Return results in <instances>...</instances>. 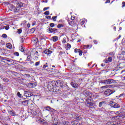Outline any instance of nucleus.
I'll return each instance as SVG.
<instances>
[{
	"label": "nucleus",
	"instance_id": "f257e3e1",
	"mask_svg": "<svg viewBox=\"0 0 125 125\" xmlns=\"http://www.w3.org/2000/svg\"><path fill=\"white\" fill-rule=\"evenodd\" d=\"M22 6H23V3L21 2H18L17 3V6L16 7L13 5L11 6V10L14 12H18Z\"/></svg>",
	"mask_w": 125,
	"mask_h": 125
},
{
	"label": "nucleus",
	"instance_id": "f03ea898",
	"mask_svg": "<svg viewBox=\"0 0 125 125\" xmlns=\"http://www.w3.org/2000/svg\"><path fill=\"white\" fill-rule=\"evenodd\" d=\"M52 89H54L56 86H59V81H52L49 84Z\"/></svg>",
	"mask_w": 125,
	"mask_h": 125
},
{
	"label": "nucleus",
	"instance_id": "7ed1b4c3",
	"mask_svg": "<svg viewBox=\"0 0 125 125\" xmlns=\"http://www.w3.org/2000/svg\"><path fill=\"white\" fill-rule=\"evenodd\" d=\"M115 83H116V80L113 79H107L102 81V83H105V84H110Z\"/></svg>",
	"mask_w": 125,
	"mask_h": 125
},
{
	"label": "nucleus",
	"instance_id": "20e7f679",
	"mask_svg": "<svg viewBox=\"0 0 125 125\" xmlns=\"http://www.w3.org/2000/svg\"><path fill=\"white\" fill-rule=\"evenodd\" d=\"M59 85H60L61 87L64 88L65 89H67V88H68V85L66 84L63 82H60L59 81Z\"/></svg>",
	"mask_w": 125,
	"mask_h": 125
},
{
	"label": "nucleus",
	"instance_id": "39448f33",
	"mask_svg": "<svg viewBox=\"0 0 125 125\" xmlns=\"http://www.w3.org/2000/svg\"><path fill=\"white\" fill-rule=\"evenodd\" d=\"M110 105L111 107H112V108H120V107L119 104L113 102H110Z\"/></svg>",
	"mask_w": 125,
	"mask_h": 125
},
{
	"label": "nucleus",
	"instance_id": "423d86ee",
	"mask_svg": "<svg viewBox=\"0 0 125 125\" xmlns=\"http://www.w3.org/2000/svg\"><path fill=\"white\" fill-rule=\"evenodd\" d=\"M115 91L113 92V91L111 90V89H107L104 92V95L105 96H109L111 94H113Z\"/></svg>",
	"mask_w": 125,
	"mask_h": 125
},
{
	"label": "nucleus",
	"instance_id": "0eeeda50",
	"mask_svg": "<svg viewBox=\"0 0 125 125\" xmlns=\"http://www.w3.org/2000/svg\"><path fill=\"white\" fill-rule=\"evenodd\" d=\"M8 113L10 116H12V117H16V116H18V114H16V112L13 110H8Z\"/></svg>",
	"mask_w": 125,
	"mask_h": 125
},
{
	"label": "nucleus",
	"instance_id": "6e6552de",
	"mask_svg": "<svg viewBox=\"0 0 125 125\" xmlns=\"http://www.w3.org/2000/svg\"><path fill=\"white\" fill-rule=\"evenodd\" d=\"M27 86L30 87V88H34V87H36V86H37V83L36 82L28 83L27 84Z\"/></svg>",
	"mask_w": 125,
	"mask_h": 125
},
{
	"label": "nucleus",
	"instance_id": "1a4fd4ad",
	"mask_svg": "<svg viewBox=\"0 0 125 125\" xmlns=\"http://www.w3.org/2000/svg\"><path fill=\"white\" fill-rule=\"evenodd\" d=\"M44 109L45 111H48V112H52V113H54V112H55V109L51 108L49 106L45 107Z\"/></svg>",
	"mask_w": 125,
	"mask_h": 125
},
{
	"label": "nucleus",
	"instance_id": "9d476101",
	"mask_svg": "<svg viewBox=\"0 0 125 125\" xmlns=\"http://www.w3.org/2000/svg\"><path fill=\"white\" fill-rule=\"evenodd\" d=\"M83 94L86 97H89V98H91V96H90V93L86 90H85L83 92Z\"/></svg>",
	"mask_w": 125,
	"mask_h": 125
},
{
	"label": "nucleus",
	"instance_id": "9b49d317",
	"mask_svg": "<svg viewBox=\"0 0 125 125\" xmlns=\"http://www.w3.org/2000/svg\"><path fill=\"white\" fill-rule=\"evenodd\" d=\"M85 104L88 106H93V104L91 103V100L89 99H86Z\"/></svg>",
	"mask_w": 125,
	"mask_h": 125
},
{
	"label": "nucleus",
	"instance_id": "f8f14e48",
	"mask_svg": "<svg viewBox=\"0 0 125 125\" xmlns=\"http://www.w3.org/2000/svg\"><path fill=\"white\" fill-rule=\"evenodd\" d=\"M48 31H49V33H54V32H58V29L56 28H52L51 27H49L48 29Z\"/></svg>",
	"mask_w": 125,
	"mask_h": 125
},
{
	"label": "nucleus",
	"instance_id": "ddd939ff",
	"mask_svg": "<svg viewBox=\"0 0 125 125\" xmlns=\"http://www.w3.org/2000/svg\"><path fill=\"white\" fill-rule=\"evenodd\" d=\"M33 95V94L32 93L28 92V91H25L24 93V96L25 97H31Z\"/></svg>",
	"mask_w": 125,
	"mask_h": 125
},
{
	"label": "nucleus",
	"instance_id": "4468645a",
	"mask_svg": "<svg viewBox=\"0 0 125 125\" xmlns=\"http://www.w3.org/2000/svg\"><path fill=\"white\" fill-rule=\"evenodd\" d=\"M44 53H45V54H47L48 56H50V54L52 53V51H51L50 50L46 49L44 51Z\"/></svg>",
	"mask_w": 125,
	"mask_h": 125
},
{
	"label": "nucleus",
	"instance_id": "2eb2a0df",
	"mask_svg": "<svg viewBox=\"0 0 125 125\" xmlns=\"http://www.w3.org/2000/svg\"><path fill=\"white\" fill-rule=\"evenodd\" d=\"M71 85L74 88H78V87H79V85L77 83H74V82H71Z\"/></svg>",
	"mask_w": 125,
	"mask_h": 125
},
{
	"label": "nucleus",
	"instance_id": "dca6fc26",
	"mask_svg": "<svg viewBox=\"0 0 125 125\" xmlns=\"http://www.w3.org/2000/svg\"><path fill=\"white\" fill-rule=\"evenodd\" d=\"M106 104V102L105 101H103L101 102H100L99 104V107L100 108H101V107H102V106H104V105H105Z\"/></svg>",
	"mask_w": 125,
	"mask_h": 125
},
{
	"label": "nucleus",
	"instance_id": "f3484780",
	"mask_svg": "<svg viewBox=\"0 0 125 125\" xmlns=\"http://www.w3.org/2000/svg\"><path fill=\"white\" fill-rule=\"evenodd\" d=\"M86 22H87V20H85V19H83L80 20V22L81 25H84V23Z\"/></svg>",
	"mask_w": 125,
	"mask_h": 125
},
{
	"label": "nucleus",
	"instance_id": "a211bd4d",
	"mask_svg": "<svg viewBox=\"0 0 125 125\" xmlns=\"http://www.w3.org/2000/svg\"><path fill=\"white\" fill-rule=\"evenodd\" d=\"M111 87H113V85H106L105 86H102V88H111Z\"/></svg>",
	"mask_w": 125,
	"mask_h": 125
},
{
	"label": "nucleus",
	"instance_id": "6ab92c4d",
	"mask_svg": "<svg viewBox=\"0 0 125 125\" xmlns=\"http://www.w3.org/2000/svg\"><path fill=\"white\" fill-rule=\"evenodd\" d=\"M28 103H29V101H28V100H25V101L22 102V105H24V106H27V105H28Z\"/></svg>",
	"mask_w": 125,
	"mask_h": 125
},
{
	"label": "nucleus",
	"instance_id": "aec40b11",
	"mask_svg": "<svg viewBox=\"0 0 125 125\" xmlns=\"http://www.w3.org/2000/svg\"><path fill=\"white\" fill-rule=\"evenodd\" d=\"M6 47L9 49H11L12 48V45L10 44V43H8L6 44Z\"/></svg>",
	"mask_w": 125,
	"mask_h": 125
},
{
	"label": "nucleus",
	"instance_id": "412c9836",
	"mask_svg": "<svg viewBox=\"0 0 125 125\" xmlns=\"http://www.w3.org/2000/svg\"><path fill=\"white\" fill-rule=\"evenodd\" d=\"M33 42L35 44H37L38 43V42H39V40H38V38H33Z\"/></svg>",
	"mask_w": 125,
	"mask_h": 125
},
{
	"label": "nucleus",
	"instance_id": "4be33fe9",
	"mask_svg": "<svg viewBox=\"0 0 125 125\" xmlns=\"http://www.w3.org/2000/svg\"><path fill=\"white\" fill-rule=\"evenodd\" d=\"M68 24L70 26H72V27H74V26H76V24H74V21H68Z\"/></svg>",
	"mask_w": 125,
	"mask_h": 125
},
{
	"label": "nucleus",
	"instance_id": "5701e85b",
	"mask_svg": "<svg viewBox=\"0 0 125 125\" xmlns=\"http://www.w3.org/2000/svg\"><path fill=\"white\" fill-rule=\"evenodd\" d=\"M91 48V46L89 45H84V49H89Z\"/></svg>",
	"mask_w": 125,
	"mask_h": 125
},
{
	"label": "nucleus",
	"instance_id": "b1692460",
	"mask_svg": "<svg viewBox=\"0 0 125 125\" xmlns=\"http://www.w3.org/2000/svg\"><path fill=\"white\" fill-rule=\"evenodd\" d=\"M53 42H57L58 41V37L57 36H54L52 37Z\"/></svg>",
	"mask_w": 125,
	"mask_h": 125
},
{
	"label": "nucleus",
	"instance_id": "393cba45",
	"mask_svg": "<svg viewBox=\"0 0 125 125\" xmlns=\"http://www.w3.org/2000/svg\"><path fill=\"white\" fill-rule=\"evenodd\" d=\"M106 125H116L114 122H108L107 123Z\"/></svg>",
	"mask_w": 125,
	"mask_h": 125
},
{
	"label": "nucleus",
	"instance_id": "a878e982",
	"mask_svg": "<svg viewBox=\"0 0 125 125\" xmlns=\"http://www.w3.org/2000/svg\"><path fill=\"white\" fill-rule=\"evenodd\" d=\"M26 78L28 79L29 81H30L32 79V77L29 74H26Z\"/></svg>",
	"mask_w": 125,
	"mask_h": 125
},
{
	"label": "nucleus",
	"instance_id": "bb28decb",
	"mask_svg": "<svg viewBox=\"0 0 125 125\" xmlns=\"http://www.w3.org/2000/svg\"><path fill=\"white\" fill-rule=\"evenodd\" d=\"M62 43H66V42H67V41H66V38L65 37L63 38V39L62 40Z\"/></svg>",
	"mask_w": 125,
	"mask_h": 125
},
{
	"label": "nucleus",
	"instance_id": "cd10ccee",
	"mask_svg": "<svg viewBox=\"0 0 125 125\" xmlns=\"http://www.w3.org/2000/svg\"><path fill=\"white\" fill-rule=\"evenodd\" d=\"M20 50L21 51V52H24V47H23V46H21L20 47Z\"/></svg>",
	"mask_w": 125,
	"mask_h": 125
},
{
	"label": "nucleus",
	"instance_id": "c85d7f7f",
	"mask_svg": "<svg viewBox=\"0 0 125 125\" xmlns=\"http://www.w3.org/2000/svg\"><path fill=\"white\" fill-rule=\"evenodd\" d=\"M78 52H79V55H80V56H82V55H83V51H82V50H78Z\"/></svg>",
	"mask_w": 125,
	"mask_h": 125
},
{
	"label": "nucleus",
	"instance_id": "c756f323",
	"mask_svg": "<svg viewBox=\"0 0 125 125\" xmlns=\"http://www.w3.org/2000/svg\"><path fill=\"white\" fill-rule=\"evenodd\" d=\"M17 32L18 34H21L22 33V29L21 28L18 29Z\"/></svg>",
	"mask_w": 125,
	"mask_h": 125
},
{
	"label": "nucleus",
	"instance_id": "7c9ffc66",
	"mask_svg": "<svg viewBox=\"0 0 125 125\" xmlns=\"http://www.w3.org/2000/svg\"><path fill=\"white\" fill-rule=\"evenodd\" d=\"M58 28H62V27H64V25L63 24H59L57 26Z\"/></svg>",
	"mask_w": 125,
	"mask_h": 125
},
{
	"label": "nucleus",
	"instance_id": "2f4dec72",
	"mask_svg": "<svg viewBox=\"0 0 125 125\" xmlns=\"http://www.w3.org/2000/svg\"><path fill=\"white\" fill-rule=\"evenodd\" d=\"M2 38H4V39H6L7 38V35L5 34H3L2 35Z\"/></svg>",
	"mask_w": 125,
	"mask_h": 125
},
{
	"label": "nucleus",
	"instance_id": "473e14b6",
	"mask_svg": "<svg viewBox=\"0 0 125 125\" xmlns=\"http://www.w3.org/2000/svg\"><path fill=\"white\" fill-rule=\"evenodd\" d=\"M57 18V16H54V17H52V20L53 21H56V19Z\"/></svg>",
	"mask_w": 125,
	"mask_h": 125
},
{
	"label": "nucleus",
	"instance_id": "72a5a7b5",
	"mask_svg": "<svg viewBox=\"0 0 125 125\" xmlns=\"http://www.w3.org/2000/svg\"><path fill=\"white\" fill-rule=\"evenodd\" d=\"M3 82H5V83H8L9 81L8 79L7 78H4L3 79Z\"/></svg>",
	"mask_w": 125,
	"mask_h": 125
},
{
	"label": "nucleus",
	"instance_id": "f704fd0d",
	"mask_svg": "<svg viewBox=\"0 0 125 125\" xmlns=\"http://www.w3.org/2000/svg\"><path fill=\"white\" fill-rule=\"evenodd\" d=\"M45 15H49V11H46L44 12Z\"/></svg>",
	"mask_w": 125,
	"mask_h": 125
},
{
	"label": "nucleus",
	"instance_id": "c9c22d12",
	"mask_svg": "<svg viewBox=\"0 0 125 125\" xmlns=\"http://www.w3.org/2000/svg\"><path fill=\"white\" fill-rule=\"evenodd\" d=\"M112 60H113L112 59V57H108V61H109V62H112Z\"/></svg>",
	"mask_w": 125,
	"mask_h": 125
},
{
	"label": "nucleus",
	"instance_id": "e433bc0d",
	"mask_svg": "<svg viewBox=\"0 0 125 125\" xmlns=\"http://www.w3.org/2000/svg\"><path fill=\"white\" fill-rule=\"evenodd\" d=\"M14 55L15 56H19V53L18 52H16L14 53Z\"/></svg>",
	"mask_w": 125,
	"mask_h": 125
},
{
	"label": "nucleus",
	"instance_id": "4c0bfd02",
	"mask_svg": "<svg viewBox=\"0 0 125 125\" xmlns=\"http://www.w3.org/2000/svg\"><path fill=\"white\" fill-rule=\"evenodd\" d=\"M5 29L6 30H9V25H6L5 27Z\"/></svg>",
	"mask_w": 125,
	"mask_h": 125
},
{
	"label": "nucleus",
	"instance_id": "58836bf2",
	"mask_svg": "<svg viewBox=\"0 0 125 125\" xmlns=\"http://www.w3.org/2000/svg\"><path fill=\"white\" fill-rule=\"evenodd\" d=\"M27 61H30L31 60V56H28L27 57Z\"/></svg>",
	"mask_w": 125,
	"mask_h": 125
},
{
	"label": "nucleus",
	"instance_id": "ea45409f",
	"mask_svg": "<svg viewBox=\"0 0 125 125\" xmlns=\"http://www.w3.org/2000/svg\"><path fill=\"white\" fill-rule=\"evenodd\" d=\"M50 26L51 27V28H53V27L54 26V23H50Z\"/></svg>",
	"mask_w": 125,
	"mask_h": 125
},
{
	"label": "nucleus",
	"instance_id": "a19ab883",
	"mask_svg": "<svg viewBox=\"0 0 125 125\" xmlns=\"http://www.w3.org/2000/svg\"><path fill=\"white\" fill-rule=\"evenodd\" d=\"M76 120H82V117H81V116H77L76 117Z\"/></svg>",
	"mask_w": 125,
	"mask_h": 125
},
{
	"label": "nucleus",
	"instance_id": "79ce46f5",
	"mask_svg": "<svg viewBox=\"0 0 125 125\" xmlns=\"http://www.w3.org/2000/svg\"><path fill=\"white\" fill-rule=\"evenodd\" d=\"M17 95H18V96L19 97H20V98H21V96H22V95L21 94H20V92H18V93H17Z\"/></svg>",
	"mask_w": 125,
	"mask_h": 125
},
{
	"label": "nucleus",
	"instance_id": "37998d69",
	"mask_svg": "<svg viewBox=\"0 0 125 125\" xmlns=\"http://www.w3.org/2000/svg\"><path fill=\"white\" fill-rule=\"evenodd\" d=\"M67 47H68V48H69V49L72 47V46H71V44L70 43H68L67 44Z\"/></svg>",
	"mask_w": 125,
	"mask_h": 125
},
{
	"label": "nucleus",
	"instance_id": "c03bdc74",
	"mask_svg": "<svg viewBox=\"0 0 125 125\" xmlns=\"http://www.w3.org/2000/svg\"><path fill=\"white\" fill-rule=\"evenodd\" d=\"M46 67H48V66H47V63H46L45 64H44V65H43V69H45V68H46Z\"/></svg>",
	"mask_w": 125,
	"mask_h": 125
},
{
	"label": "nucleus",
	"instance_id": "a18cd8bd",
	"mask_svg": "<svg viewBox=\"0 0 125 125\" xmlns=\"http://www.w3.org/2000/svg\"><path fill=\"white\" fill-rule=\"evenodd\" d=\"M47 9H49V7H44L43 8V11H45V10H47Z\"/></svg>",
	"mask_w": 125,
	"mask_h": 125
},
{
	"label": "nucleus",
	"instance_id": "49530a36",
	"mask_svg": "<svg viewBox=\"0 0 125 125\" xmlns=\"http://www.w3.org/2000/svg\"><path fill=\"white\" fill-rule=\"evenodd\" d=\"M125 1H123L122 2V7L124 8L125 7Z\"/></svg>",
	"mask_w": 125,
	"mask_h": 125
},
{
	"label": "nucleus",
	"instance_id": "de8ad7c7",
	"mask_svg": "<svg viewBox=\"0 0 125 125\" xmlns=\"http://www.w3.org/2000/svg\"><path fill=\"white\" fill-rule=\"evenodd\" d=\"M40 65V62H37L35 63V66H39Z\"/></svg>",
	"mask_w": 125,
	"mask_h": 125
},
{
	"label": "nucleus",
	"instance_id": "09e8293b",
	"mask_svg": "<svg viewBox=\"0 0 125 125\" xmlns=\"http://www.w3.org/2000/svg\"><path fill=\"white\" fill-rule=\"evenodd\" d=\"M65 125H70V123L68 121H65Z\"/></svg>",
	"mask_w": 125,
	"mask_h": 125
},
{
	"label": "nucleus",
	"instance_id": "8fccbe9b",
	"mask_svg": "<svg viewBox=\"0 0 125 125\" xmlns=\"http://www.w3.org/2000/svg\"><path fill=\"white\" fill-rule=\"evenodd\" d=\"M78 50H78L77 48L75 49H74V52H75V53H78V51H79Z\"/></svg>",
	"mask_w": 125,
	"mask_h": 125
},
{
	"label": "nucleus",
	"instance_id": "3c124183",
	"mask_svg": "<svg viewBox=\"0 0 125 125\" xmlns=\"http://www.w3.org/2000/svg\"><path fill=\"white\" fill-rule=\"evenodd\" d=\"M46 18L47 19H51V16H46Z\"/></svg>",
	"mask_w": 125,
	"mask_h": 125
},
{
	"label": "nucleus",
	"instance_id": "603ef678",
	"mask_svg": "<svg viewBox=\"0 0 125 125\" xmlns=\"http://www.w3.org/2000/svg\"><path fill=\"white\" fill-rule=\"evenodd\" d=\"M110 0H106V1L105 2V3H110Z\"/></svg>",
	"mask_w": 125,
	"mask_h": 125
},
{
	"label": "nucleus",
	"instance_id": "864d4df0",
	"mask_svg": "<svg viewBox=\"0 0 125 125\" xmlns=\"http://www.w3.org/2000/svg\"><path fill=\"white\" fill-rule=\"evenodd\" d=\"M119 118H120V116H116L114 117V119L115 120H117V119H119Z\"/></svg>",
	"mask_w": 125,
	"mask_h": 125
},
{
	"label": "nucleus",
	"instance_id": "5fc2aeb1",
	"mask_svg": "<svg viewBox=\"0 0 125 125\" xmlns=\"http://www.w3.org/2000/svg\"><path fill=\"white\" fill-rule=\"evenodd\" d=\"M12 60H7V62H8L9 63L10 62H12Z\"/></svg>",
	"mask_w": 125,
	"mask_h": 125
},
{
	"label": "nucleus",
	"instance_id": "6e6d98bb",
	"mask_svg": "<svg viewBox=\"0 0 125 125\" xmlns=\"http://www.w3.org/2000/svg\"><path fill=\"white\" fill-rule=\"evenodd\" d=\"M71 20H75V17L72 16L71 18Z\"/></svg>",
	"mask_w": 125,
	"mask_h": 125
},
{
	"label": "nucleus",
	"instance_id": "4d7b16f0",
	"mask_svg": "<svg viewBox=\"0 0 125 125\" xmlns=\"http://www.w3.org/2000/svg\"><path fill=\"white\" fill-rule=\"evenodd\" d=\"M94 43H95V44H97L98 42H97V41H94Z\"/></svg>",
	"mask_w": 125,
	"mask_h": 125
},
{
	"label": "nucleus",
	"instance_id": "13d9d810",
	"mask_svg": "<svg viewBox=\"0 0 125 125\" xmlns=\"http://www.w3.org/2000/svg\"><path fill=\"white\" fill-rule=\"evenodd\" d=\"M27 27H28V28H30V23H28L27 24Z\"/></svg>",
	"mask_w": 125,
	"mask_h": 125
},
{
	"label": "nucleus",
	"instance_id": "bf43d9fd",
	"mask_svg": "<svg viewBox=\"0 0 125 125\" xmlns=\"http://www.w3.org/2000/svg\"><path fill=\"white\" fill-rule=\"evenodd\" d=\"M105 66V64H104V63H102L101 64V66L102 67H104Z\"/></svg>",
	"mask_w": 125,
	"mask_h": 125
},
{
	"label": "nucleus",
	"instance_id": "052dcab7",
	"mask_svg": "<svg viewBox=\"0 0 125 125\" xmlns=\"http://www.w3.org/2000/svg\"><path fill=\"white\" fill-rule=\"evenodd\" d=\"M58 122H56L55 123H54L53 125H58Z\"/></svg>",
	"mask_w": 125,
	"mask_h": 125
},
{
	"label": "nucleus",
	"instance_id": "680f3d73",
	"mask_svg": "<svg viewBox=\"0 0 125 125\" xmlns=\"http://www.w3.org/2000/svg\"><path fill=\"white\" fill-rule=\"evenodd\" d=\"M122 96H124V94H121L119 95V97H122Z\"/></svg>",
	"mask_w": 125,
	"mask_h": 125
},
{
	"label": "nucleus",
	"instance_id": "e2e57ef3",
	"mask_svg": "<svg viewBox=\"0 0 125 125\" xmlns=\"http://www.w3.org/2000/svg\"><path fill=\"white\" fill-rule=\"evenodd\" d=\"M116 29H117V27H116L115 26L113 27V29L114 30V31H116Z\"/></svg>",
	"mask_w": 125,
	"mask_h": 125
},
{
	"label": "nucleus",
	"instance_id": "0e129e2a",
	"mask_svg": "<svg viewBox=\"0 0 125 125\" xmlns=\"http://www.w3.org/2000/svg\"><path fill=\"white\" fill-rule=\"evenodd\" d=\"M111 114H115V112L114 111H112Z\"/></svg>",
	"mask_w": 125,
	"mask_h": 125
},
{
	"label": "nucleus",
	"instance_id": "69168bd1",
	"mask_svg": "<svg viewBox=\"0 0 125 125\" xmlns=\"http://www.w3.org/2000/svg\"><path fill=\"white\" fill-rule=\"evenodd\" d=\"M122 53H123V54H125V51H123V52H122Z\"/></svg>",
	"mask_w": 125,
	"mask_h": 125
},
{
	"label": "nucleus",
	"instance_id": "338daca9",
	"mask_svg": "<svg viewBox=\"0 0 125 125\" xmlns=\"http://www.w3.org/2000/svg\"><path fill=\"white\" fill-rule=\"evenodd\" d=\"M44 2H45L46 3H47V0H45Z\"/></svg>",
	"mask_w": 125,
	"mask_h": 125
},
{
	"label": "nucleus",
	"instance_id": "774afa93",
	"mask_svg": "<svg viewBox=\"0 0 125 125\" xmlns=\"http://www.w3.org/2000/svg\"><path fill=\"white\" fill-rule=\"evenodd\" d=\"M52 67L53 68H55V65H52Z\"/></svg>",
	"mask_w": 125,
	"mask_h": 125
}]
</instances>
